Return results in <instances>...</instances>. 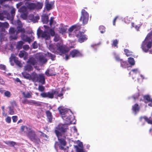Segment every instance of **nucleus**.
Segmentation results:
<instances>
[{"instance_id":"obj_1","label":"nucleus","mask_w":152,"mask_h":152,"mask_svg":"<svg viewBox=\"0 0 152 152\" xmlns=\"http://www.w3.org/2000/svg\"><path fill=\"white\" fill-rule=\"evenodd\" d=\"M58 109L63 119L66 121L67 123L63 124H59L57 128V129L55 131L57 130L58 132V134L63 135L64 133L66 132L68 129L67 124L72 123L71 118L69 115L70 114H72V113L70 110L64 108V107H59Z\"/></svg>"},{"instance_id":"obj_2","label":"nucleus","mask_w":152,"mask_h":152,"mask_svg":"<svg viewBox=\"0 0 152 152\" xmlns=\"http://www.w3.org/2000/svg\"><path fill=\"white\" fill-rule=\"evenodd\" d=\"M46 43L49 49L56 54L58 53L63 54L66 53L69 50L68 49L66 48L61 44L58 43L56 45H54L47 41L46 42Z\"/></svg>"},{"instance_id":"obj_3","label":"nucleus","mask_w":152,"mask_h":152,"mask_svg":"<svg viewBox=\"0 0 152 152\" xmlns=\"http://www.w3.org/2000/svg\"><path fill=\"white\" fill-rule=\"evenodd\" d=\"M44 27L46 29L44 31L42 30L37 31V34L38 37H41L45 40H48L50 38V34L52 36L55 35V32L54 30L49 28L46 26L44 25Z\"/></svg>"},{"instance_id":"obj_4","label":"nucleus","mask_w":152,"mask_h":152,"mask_svg":"<svg viewBox=\"0 0 152 152\" xmlns=\"http://www.w3.org/2000/svg\"><path fill=\"white\" fill-rule=\"evenodd\" d=\"M63 94L62 92H61V93L58 94V92L55 90H52V91L48 92H43L41 93L40 96L43 98H48L52 99L54 98V96H55V98L58 99V97H60L61 99L63 98Z\"/></svg>"},{"instance_id":"obj_5","label":"nucleus","mask_w":152,"mask_h":152,"mask_svg":"<svg viewBox=\"0 0 152 152\" xmlns=\"http://www.w3.org/2000/svg\"><path fill=\"white\" fill-rule=\"evenodd\" d=\"M152 35V31L151 32L148 34L146 37L145 40L143 42L141 48L143 51L147 52L149 49L152 46V43L149 39H151V36Z\"/></svg>"},{"instance_id":"obj_6","label":"nucleus","mask_w":152,"mask_h":152,"mask_svg":"<svg viewBox=\"0 0 152 152\" xmlns=\"http://www.w3.org/2000/svg\"><path fill=\"white\" fill-rule=\"evenodd\" d=\"M37 59H38L39 62L42 63H46L47 60L42 55L40 54L37 55ZM37 58L33 57H30L27 61V63H29L32 66L34 65L37 64Z\"/></svg>"},{"instance_id":"obj_7","label":"nucleus","mask_w":152,"mask_h":152,"mask_svg":"<svg viewBox=\"0 0 152 152\" xmlns=\"http://www.w3.org/2000/svg\"><path fill=\"white\" fill-rule=\"evenodd\" d=\"M80 20L82 21L83 25L87 24L88 20L89 14L85 10H82Z\"/></svg>"},{"instance_id":"obj_8","label":"nucleus","mask_w":152,"mask_h":152,"mask_svg":"<svg viewBox=\"0 0 152 152\" xmlns=\"http://www.w3.org/2000/svg\"><path fill=\"white\" fill-rule=\"evenodd\" d=\"M75 36L78 38V41L80 43H82L87 39V37L84 34L83 32L80 31H78L77 33H75Z\"/></svg>"},{"instance_id":"obj_9","label":"nucleus","mask_w":152,"mask_h":152,"mask_svg":"<svg viewBox=\"0 0 152 152\" xmlns=\"http://www.w3.org/2000/svg\"><path fill=\"white\" fill-rule=\"evenodd\" d=\"M28 136L31 140L33 142H36L39 140V138L37 137L35 132L32 130H31L28 132Z\"/></svg>"},{"instance_id":"obj_10","label":"nucleus","mask_w":152,"mask_h":152,"mask_svg":"<svg viewBox=\"0 0 152 152\" xmlns=\"http://www.w3.org/2000/svg\"><path fill=\"white\" fill-rule=\"evenodd\" d=\"M55 133L61 145L63 147L66 145V142L65 140V137L63 135L58 134V132L57 130L55 131Z\"/></svg>"},{"instance_id":"obj_11","label":"nucleus","mask_w":152,"mask_h":152,"mask_svg":"<svg viewBox=\"0 0 152 152\" xmlns=\"http://www.w3.org/2000/svg\"><path fill=\"white\" fill-rule=\"evenodd\" d=\"M81 26V25L79 24H77L71 26L68 29V31L69 32V36L70 37H71L70 33L73 31H74L75 34L76 32L77 33L79 30L80 29Z\"/></svg>"},{"instance_id":"obj_12","label":"nucleus","mask_w":152,"mask_h":152,"mask_svg":"<svg viewBox=\"0 0 152 152\" xmlns=\"http://www.w3.org/2000/svg\"><path fill=\"white\" fill-rule=\"evenodd\" d=\"M9 23L6 22L2 23L0 22V30L1 31V32H4L5 33V28H7L9 27Z\"/></svg>"},{"instance_id":"obj_13","label":"nucleus","mask_w":152,"mask_h":152,"mask_svg":"<svg viewBox=\"0 0 152 152\" xmlns=\"http://www.w3.org/2000/svg\"><path fill=\"white\" fill-rule=\"evenodd\" d=\"M70 56L72 58H74L82 56V55L78 50H74L70 52Z\"/></svg>"},{"instance_id":"obj_14","label":"nucleus","mask_w":152,"mask_h":152,"mask_svg":"<svg viewBox=\"0 0 152 152\" xmlns=\"http://www.w3.org/2000/svg\"><path fill=\"white\" fill-rule=\"evenodd\" d=\"M75 147L77 152H85L83 149V145L82 142L79 141L78 145H75Z\"/></svg>"},{"instance_id":"obj_15","label":"nucleus","mask_w":152,"mask_h":152,"mask_svg":"<svg viewBox=\"0 0 152 152\" xmlns=\"http://www.w3.org/2000/svg\"><path fill=\"white\" fill-rule=\"evenodd\" d=\"M20 14V17L23 19H26L28 16V10H18Z\"/></svg>"},{"instance_id":"obj_16","label":"nucleus","mask_w":152,"mask_h":152,"mask_svg":"<svg viewBox=\"0 0 152 152\" xmlns=\"http://www.w3.org/2000/svg\"><path fill=\"white\" fill-rule=\"evenodd\" d=\"M38 82L41 83L42 84H44L45 83V79L44 75L42 74H38Z\"/></svg>"},{"instance_id":"obj_17","label":"nucleus","mask_w":152,"mask_h":152,"mask_svg":"<svg viewBox=\"0 0 152 152\" xmlns=\"http://www.w3.org/2000/svg\"><path fill=\"white\" fill-rule=\"evenodd\" d=\"M38 76V74L34 72H33L31 74L30 80H32L34 82H37Z\"/></svg>"},{"instance_id":"obj_18","label":"nucleus","mask_w":152,"mask_h":152,"mask_svg":"<svg viewBox=\"0 0 152 152\" xmlns=\"http://www.w3.org/2000/svg\"><path fill=\"white\" fill-rule=\"evenodd\" d=\"M21 38L23 41L28 42L29 43H30L31 42H32V39H34L32 37H30L24 35L22 36Z\"/></svg>"},{"instance_id":"obj_19","label":"nucleus","mask_w":152,"mask_h":152,"mask_svg":"<svg viewBox=\"0 0 152 152\" xmlns=\"http://www.w3.org/2000/svg\"><path fill=\"white\" fill-rule=\"evenodd\" d=\"M28 18L31 20L34 23L37 22L38 20L39 19V17L38 16H34L33 14L30 15L28 16Z\"/></svg>"},{"instance_id":"obj_20","label":"nucleus","mask_w":152,"mask_h":152,"mask_svg":"<svg viewBox=\"0 0 152 152\" xmlns=\"http://www.w3.org/2000/svg\"><path fill=\"white\" fill-rule=\"evenodd\" d=\"M32 66L29 63H27L24 67V71L30 72L33 69Z\"/></svg>"},{"instance_id":"obj_21","label":"nucleus","mask_w":152,"mask_h":152,"mask_svg":"<svg viewBox=\"0 0 152 152\" xmlns=\"http://www.w3.org/2000/svg\"><path fill=\"white\" fill-rule=\"evenodd\" d=\"M18 22L19 23L18 24L20 26H18L17 28L18 30L16 32V34H18L19 32H21L22 33H24L25 32L24 29L20 27L22 26L21 22L19 20H18Z\"/></svg>"},{"instance_id":"obj_22","label":"nucleus","mask_w":152,"mask_h":152,"mask_svg":"<svg viewBox=\"0 0 152 152\" xmlns=\"http://www.w3.org/2000/svg\"><path fill=\"white\" fill-rule=\"evenodd\" d=\"M50 15L49 13L48 14H44L42 16V22L44 23H47L48 21V15Z\"/></svg>"},{"instance_id":"obj_23","label":"nucleus","mask_w":152,"mask_h":152,"mask_svg":"<svg viewBox=\"0 0 152 152\" xmlns=\"http://www.w3.org/2000/svg\"><path fill=\"white\" fill-rule=\"evenodd\" d=\"M48 120L49 122L51 123L52 122L53 119V116L49 110H47L45 112Z\"/></svg>"},{"instance_id":"obj_24","label":"nucleus","mask_w":152,"mask_h":152,"mask_svg":"<svg viewBox=\"0 0 152 152\" xmlns=\"http://www.w3.org/2000/svg\"><path fill=\"white\" fill-rule=\"evenodd\" d=\"M22 94L23 98H31L32 97V93L31 92H28L27 93H25L24 92L22 91Z\"/></svg>"},{"instance_id":"obj_25","label":"nucleus","mask_w":152,"mask_h":152,"mask_svg":"<svg viewBox=\"0 0 152 152\" xmlns=\"http://www.w3.org/2000/svg\"><path fill=\"white\" fill-rule=\"evenodd\" d=\"M26 6L27 8L30 9V10H34L35 9L36 7L35 3L31 2L26 4Z\"/></svg>"},{"instance_id":"obj_26","label":"nucleus","mask_w":152,"mask_h":152,"mask_svg":"<svg viewBox=\"0 0 152 152\" xmlns=\"http://www.w3.org/2000/svg\"><path fill=\"white\" fill-rule=\"evenodd\" d=\"M140 109L138 104H135L132 107V110L135 114L139 111Z\"/></svg>"},{"instance_id":"obj_27","label":"nucleus","mask_w":152,"mask_h":152,"mask_svg":"<svg viewBox=\"0 0 152 152\" xmlns=\"http://www.w3.org/2000/svg\"><path fill=\"white\" fill-rule=\"evenodd\" d=\"M143 118L145 121H146L148 124H152V119L151 117L148 118L146 116H144L143 117H141L140 118V120L142 119Z\"/></svg>"},{"instance_id":"obj_28","label":"nucleus","mask_w":152,"mask_h":152,"mask_svg":"<svg viewBox=\"0 0 152 152\" xmlns=\"http://www.w3.org/2000/svg\"><path fill=\"white\" fill-rule=\"evenodd\" d=\"M28 104L31 105H34L37 106L40 105V103L39 102H37L35 100H29Z\"/></svg>"},{"instance_id":"obj_29","label":"nucleus","mask_w":152,"mask_h":152,"mask_svg":"<svg viewBox=\"0 0 152 152\" xmlns=\"http://www.w3.org/2000/svg\"><path fill=\"white\" fill-rule=\"evenodd\" d=\"M53 2H49L45 3V7L46 10H50L53 9Z\"/></svg>"},{"instance_id":"obj_30","label":"nucleus","mask_w":152,"mask_h":152,"mask_svg":"<svg viewBox=\"0 0 152 152\" xmlns=\"http://www.w3.org/2000/svg\"><path fill=\"white\" fill-rule=\"evenodd\" d=\"M22 74L24 78L29 80H31V74L27 73L25 72H22Z\"/></svg>"},{"instance_id":"obj_31","label":"nucleus","mask_w":152,"mask_h":152,"mask_svg":"<svg viewBox=\"0 0 152 152\" xmlns=\"http://www.w3.org/2000/svg\"><path fill=\"white\" fill-rule=\"evenodd\" d=\"M4 142L7 145L11 147H14L16 144V142L12 141H6Z\"/></svg>"},{"instance_id":"obj_32","label":"nucleus","mask_w":152,"mask_h":152,"mask_svg":"<svg viewBox=\"0 0 152 152\" xmlns=\"http://www.w3.org/2000/svg\"><path fill=\"white\" fill-rule=\"evenodd\" d=\"M27 54L24 51H20L19 54V56L20 58H22L24 57V56H27Z\"/></svg>"},{"instance_id":"obj_33","label":"nucleus","mask_w":152,"mask_h":152,"mask_svg":"<svg viewBox=\"0 0 152 152\" xmlns=\"http://www.w3.org/2000/svg\"><path fill=\"white\" fill-rule=\"evenodd\" d=\"M35 4L36 5L35 9H41L43 5V4L42 2H38L35 3Z\"/></svg>"},{"instance_id":"obj_34","label":"nucleus","mask_w":152,"mask_h":152,"mask_svg":"<svg viewBox=\"0 0 152 152\" xmlns=\"http://www.w3.org/2000/svg\"><path fill=\"white\" fill-rule=\"evenodd\" d=\"M58 146H59V148L61 150H63L64 149V148L61 145L60 143L59 144V143L57 142H56L54 145V147L56 149H57Z\"/></svg>"},{"instance_id":"obj_35","label":"nucleus","mask_w":152,"mask_h":152,"mask_svg":"<svg viewBox=\"0 0 152 152\" xmlns=\"http://www.w3.org/2000/svg\"><path fill=\"white\" fill-rule=\"evenodd\" d=\"M24 44L23 42L22 41H20L17 43L16 48L18 49L22 48L23 45Z\"/></svg>"},{"instance_id":"obj_36","label":"nucleus","mask_w":152,"mask_h":152,"mask_svg":"<svg viewBox=\"0 0 152 152\" xmlns=\"http://www.w3.org/2000/svg\"><path fill=\"white\" fill-rule=\"evenodd\" d=\"M128 61L129 64L131 65H134L135 64V61L134 58L129 57L128 58Z\"/></svg>"},{"instance_id":"obj_37","label":"nucleus","mask_w":152,"mask_h":152,"mask_svg":"<svg viewBox=\"0 0 152 152\" xmlns=\"http://www.w3.org/2000/svg\"><path fill=\"white\" fill-rule=\"evenodd\" d=\"M121 60V66L123 68H125L127 66V62L125 61H124L122 60Z\"/></svg>"},{"instance_id":"obj_38","label":"nucleus","mask_w":152,"mask_h":152,"mask_svg":"<svg viewBox=\"0 0 152 152\" xmlns=\"http://www.w3.org/2000/svg\"><path fill=\"white\" fill-rule=\"evenodd\" d=\"M14 62L19 67H21L22 66V64L17 59H15L14 60Z\"/></svg>"},{"instance_id":"obj_39","label":"nucleus","mask_w":152,"mask_h":152,"mask_svg":"<svg viewBox=\"0 0 152 152\" xmlns=\"http://www.w3.org/2000/svg\"><path fill=\"white\" fill-rule=\"evenodd\" d=\"M144 98L148 102H151L152 103V99H151L149 95L144 96H143Z\"/></svg>"},{"instance_id":"obj_40","label":"nucleus","mask_w":152,"mask_h":152,"mask_svg":"<svg viewBox=\"0 0 152 152\" xmlns=\"http://www.w3.org/2000/svg\"><path fill=\"white\" fill-rule=\"evenodd\" d=\"M59 29L60 30V33L63 34L66 32L67 30V28L66 27H62L59 28Z\"/></svg>"},{"instance_id":"obj_41","label":"nucleus","mask_w":152,"mask_h":152,"mask_svg":"<svg viewBox=\"0 0 152 152\" xmlns=\"http://www.w3.org/2000/svg\"><path fill=\"white\" fill-rule=\"evenodd\" d=\"M47 55L48 56L50 57L52 60L53 61L55 60L56 58V56L55 55L49 52L47 53Z\"/></svg>"},{"instance_id":"obj_42","label":"nucleus","mask_w":152,"mask_h":152,"mask_svg":"<svg viewBox=\"0 0 152 152\" xmlns=\"http://www.w3.org/2000/svg\"><path fill=\"white\" fill-rule=\"evenodd\" d=\"M124 51L126 55L127 56H130L132 55V52L129 51V50L127 49H124Z\"/></svg>"},{"instance_id":"obj_43","label":"nucleus","mask_w":152,"mask_h":152,"mask_svg":"<svg viewBox=\"0 0 152 152\" xmlns=\"http://www.w3.org/2000/svg\"><path fill=\"white\" fill-rule=\"evenodd\" d=\"M38 89L39 91L43 92L45 90V88L42 85H39Z\"/></svg>"},{"instance_id":"obj_44","label":"nucleus","mask_w":152,"mask_h":152,"mask_svg":"<svg viewBox=\"0 0 152 152\" xmlns=\"http://www.w3.org/2000/svg\"><path fill=\"white\" fill-rule=\"evenodd\" d=\"M9 113L11 115H13L14 114V112L13 111V106L9 107Z\"/></svg>"},{"instance_id":"obj_45","label":"nucleus","mask_w":152,"mask_h":152,"mask_svg":"<svg viewBox=\"0 0 152 152\" xmlns=\"http://www.w3.org/2000/svg\"><path fill=\"white\" fill-rule=\"evenodd\" d=\"M99 30H100V31L101 33H104L105 31V28L103 26H100L99 28Z\"/></svg>"},{"instance_id":"obj_46","label":"nucleus","mask_w":152,"mask_h":152,"mask_svg":"<svg viewBox=\"0 0 152 152\" xmlns=\"http://www.w3.org/2000/svg\"><path fill=\"white\" fill-rule=\"evenodd\" d=\"M17 34H16L15 35H14L13 34H11V35L10 36V39H14L16 40L18 38Z\"/></svg>"},{"instance_id":"obj_47","label":"nucleus","mask_w":152,"mask_h":152,"mask_svg":"<svg viewBox=\"0 0 152 152\" xmlns=\"http://www.w3.org/2000/svg\"><path fill=\"white\" fill-rule=\"evenodd\" d=\"M15 30L13 28H10L9 29V33L11 34H14L15 33Z\"/></svg>"},{"instance_id":"obj_48","label":"nucleus","mask_w":152,"mask_h":152,"mask_svg":"<svg viewBox=\"0 0 152 152\" xmlns=\"http://www.w3.org/2000/svg\"><path fill=\"white\" fill-rule=\"evenodd\" d=\"M4 95L7 97H10L11 96V93L8 91H6L4 93Z\"/></svg>"},{"instance_id":"obj_49","label":"nucleus","mask_w":152,"mask_h":152,"mask_svg":"<svg viewBox=\"0 0 152 152\" xmlns=\"http://www.w3.org/2000/svg\"><path fill=\"white\" fill-rule=\"evenodd\" d=\"M60 39V37L58 35L56 34L55 35V37L53 39V40L54 41L57 42Z\"/></svg>"},{"instance_id":"obj_50","label":"nucleus","mask_w":152,"mask_h":152,"mask_svg":"<svg viewBox=\"0 0 152 152\" xmlns=\"http://www.w3.org/2000/svg\"><path fill=\"white\" fill-rule=\"evenodd\" d=\"M118 42L117 40L115 39V40H114L113 41L112 46H113L114 47H116L118 48V47L117 46V44H118Z\"/></svg>"},{"instance_id":"obj_51","label":"nucleus","mask_w":152,"mask_h":152,"mask_svg":"<svg viewBox=\"0 0 152 152\" xmlns=\"http://www.w3.org/2000/svg\"><path fill=\"white\" fill-rule=\"evenodd\" d=\"M21 130L22 132H26L27 130V127L25 126H22L21 127Z\"/></svg>"},{"instance_id":"obj_52","label":"nucleus","mask_w":152,"mask_h":152,"mask_svg":"<svg viewBox=\"0 0 152 152\" xmlns=\"http://www.w3.org/2000/svg\"><path fill=\"white\" fill-rule=\"evenodd\" d=\"M38 46V44L36 42H34L32 44L33 48L34 49L37 48Z\"/></svg>"},{"instance_id":"obj_53","label":"nucleus","mask_w":152,"mask_h":152,"mask_svg":"<svg viewBox=\"0 0 152 152\" xmlns=\"http://www.w3.org/2000/svg\"><path fill=\"white\" fill-rule=\"evenodd\" d=\"M131 71L133 72L134 74H137L138 73H140V72L138 69H132Z\"/></svg>"},{"instance_id":"obj_54","label":"nucleus","mask_w":152,"mask_h":152,"mask_svg":"<svg viewBox=\"0 0 152 152\" xmlns=\"http://www.w3.org/2000/svg\"><path fill=\"white\" fill-rule=\"evenodd\" d=\"M26 98L25 99H24L23 100H22V102L23 104H28L29 100L27 99H26Z\"/></svg>"},{"instance_id":"obj_55","label":"nucleus","mask_w":152,"mask_h":152,"mask_svg":"<svg viewBox=\"0 0 152 152\" xmlns=\"http://www.w3.org/2000/svg\"><path fill=\"white\" fill-rule=\"evenodd\" d=\"M139 96V94L138 93H136L134 96H133V97L134 100H135L136 99H137Z\"/></svg>"},{"instance_id":"obj_56","label":"nucleus","mask_w":152,"mask_h":152,"mask_svg":"<svg viewBox=\"0 0 152 152\" xmlns=\"http://www.w3.org/2000/svg\"><path fill=\"white\" fill-rule=\"evenodd\" d=\"M23 49L26 50H28L29 48V45H26L23 46Z\"/></svg>"},{"instance_id":"obj_57","label":"nucleus","mask_w":152,"mask_h":152,"mask_svg":"<svg viewBox=\"0 0 152 152\" xmlns=\"http://www.w3.org/2000/svg\"><path fill=\"white\" fill-rule=\"evenodd\" d=\"M6 121L7 122L10 123L11 121V118L10 117L8 116L6 119Z\"/></svg>"},{"instance_id":"obj_58","label":"nucleus","mask_w":152,"mask_h":152,"mask_svg":"<svg viewBox=\"0 0 152 152\" xmlns=\"http://www.w3.org/2000/svg\"><path fill=\"white\" fill-rule=\"evenodd\" d=\"M12 118L13 120V121L14 122H16L17 120V116H13L12 117Z\"/></svg>"},{"instance_id":"obj_59","label":"nucleus","mask_w":152,"mask_h":152,"mask_svg":"<svg viewBox=\"0 0 152 152\" xmlns=\"http://www.w3.org/2000/svg\"><path fill=\"white\" fill-rule=\"evenodd\" d=\"M6 66L4 65H0V69L2 70H5L6 69Z\"/></svg>"},{"instance_id":"obj_60","label":"nucleus","mask_w":152,"mask_h":152,"mask_svg":"<svg viewBox=\"0 0 152 152\" xmlns=\"http://www.w3.org/2000/svg\"><path fill=\"white\" fill-rule=\"evenodd\" d=\"M53 19H54V18L53 17H51L50 19V20L49 24L50 26L52 24V23H53Z\"/></svg>"},{"instance_id":"obj_61","label":"nucleus","mask_w":152,"mask_h":152,"mask_svg":"<svg viewBox=\"0 0 152 152\" xmlns=\"http://www.w3.org/2000/svg\"><path fill=\"white\" fill-rule=\"evenodd\" d=\"M115 58L116 60L118 61H120L121 62V60H121L120 59L119 57L118 56H116L115 57Z\"/></svg>"},{"instance_id":"obj_62","label":"nucleus","mask_w":152,"mask_h":152,"mask_svg":"<svg viewBox=\"0 0 152 152\" xmlns=\"http://www.w3.org/2000/svg\"><path fill=\"white\" fill-rule=\"evenodd\" d=\"M22 4H23V3L21 2L17 4L16 5V6H17V9H19L20 8V7L22 5Z\"/></svg>"},{"instance_id":"obj_63","label":"nucleus","mask_w":152,"mask_h":152,"mask_svg":"<svg viewBox=\"0 0 152 152\" xmlns=\"http://www.w3.org/2000/svg\"><path fill=\"white\" fill-rule=\"evenodd\" d=\"M118 16H117L114 19L113 21V25H115L116 20V19H117V18H118Z\"/></svg>"},{"instance_id":"obj_64","label":"nucleus","mask_w":152,"mask_h":152,"mask_svg":"<svg viewBox=\"0 0 152 152\" xmlns=\"http://www.w3.org/2000/svg\"><path fill=\"white\" fill-rule=\"evenodd\" d=\"M45 74L46 75L48 76H49L51 75H50L49 74V71H47L45 72Z\"/></svg>"}]
</instances>
